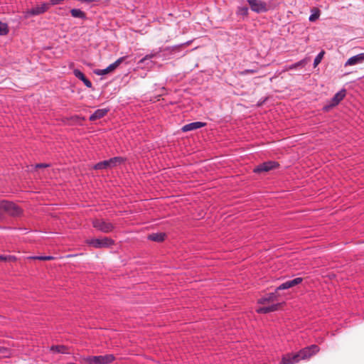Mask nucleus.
<instances>
[{"label":"nucleus","mask_w":364,"mask_h":364,"mask_svg":"<svg viewBox=\"0 0 364 364\" xmlns=\"http://www.w3.org/2000/svg\"><path fill=\"white\" fill-rule=\"evenodd\" d=\"M86 243L97 249L110 247L114 244V241L107 237L102 238H92L86 240Z\"/></svg>","instance_id":"f257e3e1"},{"label":"nucleus","mask_w":364,"mask_h":364,"mask_svg":"<svg viewBox=\"0 0 364 364\" xmlns=\"http://www.w3.org/2000/svg\"><path fill=\"white\" fill-rule=\"evenodd\" d=\"M0 211L11 216H18L21 214V209L16 204L6 200L0 203Z\"/></svg>","instance_id":"f03ea898"},{"label":"nucleus","mask_w":364,"mask_h":364,"mask_svg":"<svg viewBox=\"0 0 364 364\" xmlns=\"http://www.w3.org/2000/svg\"><path fill=\"white\" fill-rule=\"evenodd\" d=\"M92 223L95 228L104 233L111 232L114 228L112 223L104 219L95 218Z\"/></svg>","instance_id":"7ed1b4c3"},{"label":"nucleus","mask_w":364,"mask_h":364,"mask_svg":"<svg viewBox=\"0 0 364 364\" xmlns=\"http://www.w3.org/2000/svg\"><path fill=\"white\" fill-rule=\"evenodd\" d=\"M252 11L260 14L267 12L268 7L267 3L262 0H247Z\"/></svg>","instance_id":"20e7f679"},{"label":"nucleus","mask_w":364,"mask_h":364,"mask_svg":"<svg viewBox=\"0 0 364 364\" xmlns=\"http://www.w3.org/2000/svg\"><path fill=\"white\" fill-rule=\"evenodd\" d=\"M319 351V348L316 345H311L302 348L298 352L300 360L308 359Z\"/></svg>","instance_id":"39448f33"},{"label":"nucleus","mask_w":364,"mask_h":364,"mask_svg":"<svg viewBox=\"0 0 364 364\" xmlns=\"http://www.w3.org/2000/svg\"><path fill=\"white\" fill-rule=\"evenodd\" d=\"M279 166V164L278 162L274 161H268L263 162L258 166H257L253 171L255 173H261V172H267L271 170H273L277 167Z\"/></svg>","instance_id":"423d86ee"},{"label":"nucleus","mask_w":364,"mask_h":364,"mask_svg":"<svg viewBox=\"0 0 364 364\" xmlns=\"http://www.w3.org/2000/svg\"><path fill=\"white\" fill-rule=\"evenodd\" d=\"M126 57H121L118 58L115 62L110 64L108 67L105 69H98L95 70V73L97 75H104L113 70H114L125 59Z\"/></svg>","instance_id":"0eeeda50"},{"label":"nucleus","mask_w":364,"mask_h":364,"mask_svg":"<svg viewBox=\"0 0 364 364\" xmlns=\"http://www.w3.org/2000/svg\"><path fill=\"white\" fill-rule=\"evenodd\" d=\"M48 8L47 4H43L41 6H37L29 10H27L25 14V17L28 18L32 16H36L44 13Z\"/></svg>","instance_id":"6e6552de"},{"label":"nucleus","mask_w":364,"mask_h":364,"mask_svg":"<svg viewBox=\"0 0 364 364\" xmlns=\"http://www.w3.org/2000/svg\"><path fill=\"white\" fill-rule=\"evenodd\" d=\"M95 364H109L115 360L113 354H106L104 355H95Z\"/></svg>","instance_id":"1a4fd4ad"},{"label":"nucleus","mask_w":364,"mask_h":364,"mask_svg":"<svg viewBox=\"0 0 364 364\" xmlns=\"http://www.w3.org/2000/svg\"><path fill=\"white\" fill-rule=\"evenodd\" d=\"M302 282V278L301 277H296L292 280L287 281L282 284H280L278 287L276 289V291L279 290H284L289 289L292 287H294L297 284H299Z\"/></svg>","instance_id":"9d476101"},{"label":"nucleus","mask_w":364,"mask_h":364,"mask_svg":"<svg viewBox=\"0 0 364 364\" xmlns=\"http://www.w3.org/2000/svg\"><path fill=\"white\" fill-rule=\"evenodd\" d=\"M206 123L202 122H194L182 127L181 130L183 132H187L193 130H196L202 127H204Z\"/></svg>","instance_id":"9b49d317"},{"label":"nucleus","mask_w":364,"mask_h":364,"mask_svg":"<svg viewBox=\"0 0 364 364\" xmlns=\"http://www.w3.org/2000/svg\"><path fill=\"white\" fill-rule=\"evenodd\" d=\"M346 94V90L345 89H342L338 92H336L334 96L331 98L329 106L334 107L338 105L341 101L343 100Z\"/></svg>","instance_id":"f8f14e48"},{"label":"nucleus","mask_w":364,"mask_h":364,"mask_svg":"<svg viewBox=\"0 0 364 364\" xmlns=\"http://www.w3.org/2000/svg\"><path fill=\"white\" fill-rule=\"evenodd\" d=\"M300 361L298 353H287L282 357V363L284 364H295Z\"/></svg>","instance_id":"ddd939ff"},{"label":"nucleus","mask_w":364,"mask_h":364,"mask_svg":"<svg viewBox=\"0 0 364 364\" xmlns=\"http://www.w3.org/2000/svg\"><path fill=\"white\" fill-rule=\"evenodd\" d=\"M364 62V53H359L350 58L346 63L345 66H351L360 64Z\"/></svg>","instance_id":"4468645a"},{"label":"nucleus","mask_w":364,"mask_h":364,"mask_svg":"<svg viewBox=\"0 0 364 364\" xmlns=\"http://www.w3.org/2000/svg\"><path fill=\"white\" fill-rule=\"evenodd\" d=\"M73 74L74 75L78 78L79 80H80L81 81H82V82L85 84V85L88 87V88H90L92 87V84L91 82V81L90 80H88L85 76V75L78 69H75L73 70Z\"/></svg>","instance_id":"2eb2a0df"},{"label":"nucleus","mask_w":364,"mask_h":364,"mask_svg":"<svg viewBox=\"0 0 364 364\" xmlns=\"http://www.w3.org/2000/svg\"><path fill=\"white\" fill-rule=\"evenodd\" d=\"M109 109H98L94 112L90 117V121H95L105 117L109 112Z\"/></svg>","instance_id":"dca6fc26"},{"label":"nucleus","mask_w":364,"mask_h":364,"mask_svg":"<svg viewBox=\"0 0 364 364\" xmlns=\"http://www.w3.org/2000/svg\"><path fill=\"white\" fill-rule=\"evenodd\" d=\"M279 306V304H274L268 306L260 307L257 309V312L259 314H267L269 312L277 311Z\"/></svg>","instance_id":"f3484780"},{"label":"nucleus","mask_w":364,"mask_h":364,"mask_svg":"<svg viewBox=\"0 0 364 364\" xmlns=\"http://www.w3.org/2000/svg\"><path fill=\"white\" fill-rule=\"evenodd\" d=\"M166 235L162 232L152 233L148 235V239L155 242H162L165 239Z\"/></svg>","instance_id":"a211bd4d"},{"label":"nucleus","mask_w":364,"mask_h":364,"mask_svg":"<svg viewBox=\"0 0 364 364\" xmlns=\"http://www.w3.org/2000/svg\"><path fill=\"white\" fill-rule=\"evenodd\" d=\"M307 63V60L306 59H302L295 63H293V64H291V65H289V68H290V70H297V69H300V68H303L305 67V65H306Z\"/></svg>","instance_id":"6ab92c4d"},{"label":"nucleus","mask_w":364,"mask_h":364,"mask_svg":"<svg viewBox=\"0 0 364 364\" xmlns=\"http://www.w3.org/2000/svg\"><path fill=\"white\" fill-rule=\"evenodd\" d=\"M109 168L114 167L118 164H121L124 161V159L120 156H116L107 160Z\"/></svg>","instance_id":"aec40b11"},{"label":"nucleus","mask_w":364,"mask_h":364,"mask_svg":"<svg viewBox=\"0 0 364 364\" xmlns=\"http://www.w3.org/2000/svg\"><path fill=\"white\" fill-rule=\"evenodd\" d=\"M159 53H160V50L159 51L152 50L150 53L146 55L144 58H142L138 62V64L141 65V64L144 63L146 60H151V58L156 57Z\"/></svg>","instance_id":"412c9836"},{"label":"nucleus","mask_w":364,"mask_h":364,"mask_svg":"<svg viewBox=\"0 0 364 364\" xmlns=\"http://www.w3.org/2000/svg\"><path fill=\"white\" fill-rule=\"evenodd\" d=\"M71 15L74 18H79L81 19H85L86 18L85 14L79 9H73L70 11Z\"/></svg>","instance_id":"4be33fe9"},{"label":"nucleus","mask_w":364,"mask_h":364,"mask_svg":"<svg viewBox=\"0 0 364 364\" xmlns=\"http://www.w3.org/2000/svg\"><path fill=\"white\" fill-rule=\"evenodd\" d=\"M50 350L54 353H66L67 348L65 346L58 345V346H52L50 348Z\"/></svg>","instance_id":"5701e85b"},{"label":"nucleus","mask_w":364,"mask_h":364,"mask_svg":"<svg viewBox=\"0 0 364 364\" xmlns=\"http://www.w3.org/2000/svg\"><path fill=\"white\" fill-rule=\"evenodd\" d=\"M249 13V9L247 6H238L236 11L237 16L246 17L247 16Z\"/></svg>","instance_id":"b1692460"},{"label":"nucleus","mask_w":364,"mask_h":364,"mask_svg":"<svg viewBox=\"0 0 364 364\" xmlns=\"http://www.w3.org/2000/svg\"><path fill=\"white\" fill-rule=\"evenodd\" d=\"M276 298V292L270 293L259 300V304H264L267 301H274Z\"/></svg>","instance_id":"393cba45"},{"label":"nucleus","mask_w":364,"mask_h":364,"mask_svg":"<svg viewBox=\"0 0 364 364\" xmlns=\"http://www.w3.org/2000/svg\"><path fill=\"white\" fill-rule=\"evenodd\" d=\"M109 168V166H108V163H107V160L103 161H100V162L96 164L93 166V168L95 169V170L105 169V168Z\"/></svg>","instance_id":"a878e982"},{"label":"nucleus","mask_w":364,"mask_h":364,"mask_svg":"<svg viewBox=\"0 0 364 364\" xmlns=\"http://www.w3.org/2000/svg\"><path fill=\"white\" fill-rule=\"evenodd\" d=\"M325 52L323 50L321 51L315 58L314 60V67L316 68L322 60L323 58Z\"/></svg>","instance_id":"bb28decb"},{"label":"nucleus","mask_w":364,"mask_h":364,"mask_svg":"<svg viewBox=\"0 0 364 364\" xmlns=\"http://www.w3.org/2000/svg\"><path fill=\"white\" fill-rule=\"evenodd\" d=\"M9 32L6 23L0 21V36L6 35Z\"/></svg>","instance_id":"cd10ccee"},{"label":"nucleus","mask_w":364,"mask_h":364,"mask_svg":"<svg viewBox=\"0 0 364 364\" xmlns=\"http://www.w3.org/2000/svg\"><path fill=\"white\" fill-rule=\"evenodd\" d=\"M258 72V69H246L240 71L239 74L240 75H246L247 74H254Z\"/></svg>","instance_id":"c85d7f7f"},{"label":"nucleus","mask_w":364,"mask_h":364,"mask_svg":"<svg viewBox=\"0 0 364 364\" xmlns=\"http://www.w3.org/2000/svg\"><path fill=\"white\" fill-rule=\"evenodd\" d=\"M34 259H39V260H51L53 259V257L52 256H36L32 257Z\"/></svg>","instance_id":"c756f323"},{"label":"nucleus","mask_w":364,"mask_h":364,"mask_svg":"<svg viewBox=\"0 0 364 364\" xmlns=\"http://www.w3.org/2000/svg\"><path fill=\"white\" fill-rule=\"evenodd\" d=\"M319 17V13L318 11L314 13V14H312L309 16V21H316V19H318Z\"/></svg>","instance_id":"7c9ffc66"},{"label":"nucleus","mask_w":364,"mask_h":364,"mask_svg":"<svg viewBox=\"0 0 364 364\" xmlns=\"http://www.w3.org/2000/svg\"><path fill=\"white\" fill-rule=\"evenodd\" d=\"M94 358H95V356H87V357L83 358V360L88 364H95Z\"/></svg>","instance_id":"2f4dec72"},{"label":"nucleus","mask_w":364,"mask_h":364,"mask_svg":"<svg viewBox=\"0 0 364 364\" xmlns=\"http://www.w3.org/2000/svg\"><path fill=\"white\" fill-rule=\"evenodd\" d=\"M50 166V164H37L35 167L36 168H46V167H49Z\"/></svg>","instance_id":"473e14b6"},{"label":"nucleus","mask_w":364,"mask_h":364,"mask_svg":"<svg viewBox=\"0 0 364 364\" xmlns=\"http://www.w3.org/2000/svg\"><path fill=\"white\" fill-rule=\"evenodd\" d=\"M16 260V257L13 255H6V261L14 262Z\"/></svg>","instance_id":"72a5a7b5"},{"label":"nucleus","mask_w":364,"mask_h":364,"mask_svg":"<svg viewBox=\"0 0 364 364\" xmlns=\"http://www.w3.org/2000/svg\"><path fill=\"white\" fill-rule=\"evenodd\" d=\"M289 70H290V68H289V65H287L283 68V69L280 72L277 71V73L278 74H281V73H285Z\"/></svg>","instance_id":"f704fd0d"},{"label":"nucleus","mask_w":364,"mask_h":364,"mask_svg":"<svg viewBox=\"0 0 364 364\" xmlns=\"http://www.w3.org/2000/svg\"><path fill=\"white\" fill-rule=\"evenodd\" d=\"M63 0H50L52 4L55 5L61 3Z\"/></svg>","instance_id":"c9c22d12"},{"label":"nucleus","mask_w":364,"mask_h":364,"mask_svg":"<svg viewBox=\"0 0 364 364\" xmlns=\"http://www.w3.org/2000/svg\"><path fill=\"white\" fill-rule=\"evenodd\" d=\"M0 261H6V255H0Z\"/></svg>","instance_id":"e433bc0d"},{"label":"nucleus","mask_w":364,"mask_h":364,"mask_svg":"<svg viewBox=\"0 0 364 364\" xmlns=\"http://www.w3.org/2000/svg\"><path fill=\"white\" fill-rule=\"evenodd\" d=\"M6 350L4 347L0 346V353H4Z\"/></svg>","instance_id":"4c0bfd02"}]
</instances>
